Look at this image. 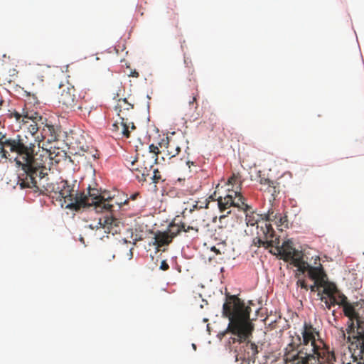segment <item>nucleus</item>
<instances>
[{"label":"nucleus","mask_w":364,"mask_h":364,"mask_svg":"<svg viewBox=\"0 0 364 364\" xmlns=\"http://www.w3.org/2000/svg\"><path fill=\"white\" fill-rule=\"evenodd\" d=\"M4 147L1 156L12 159L21 167L23 173L18 176V183L21 188H38V181L34 180V161L38 156L35 154L36 144L26 136L18 134L14 137H6L3 141Z\"/></svg>","instance_id":"f257e3e1"},{"label":"nucleus","mask_w":364,"mask_h":364,"mask_svg":"<svg viewBox=\"0 0 364 364\" xmlns=\"http://www.w3.org/2000/svg\"><path fill=\"white\" fill-rule=\"evenodd\" d=\"M336 304L342 306L344 315L348 318V334H355V343L349 346L351 358L357 364H364V300L350 303L337 288L333 291Z\"/></svg>","instance_id":"f03ea898"},{"label":"nucleus","mask_w":364,"mask_h":364,"mask_svg":"<svg viewBox=\"0 0 364 364\" xmlns=\"http://www.w3.org/2000/svg\"><path fill=\"white\" fill-rule=\"evenodd\" d=\"M251 308L236 295L226 294L225 301L223 306V316L229 319L228 326L222 336L228 332L237 338H232V342H246L252 336L254 325L250 321Z\"/></svg>","instance_id":"7ed1b4c3"},{"label":"nucleus","mask_w":364,"mask_h":364,"mask_svg":"<svg viewBox=\"0 0 364 364\" xmlns=\"http://www.w3.org/2000/svg\"><path fill=\"white\" fill-rule=\"evenodd\" d=\"M301 343L305 353L309 355L313 362L318 360L319 364H335L336 356L333 350L320 338L316 328L310 323L305 322L301 331Z\"/></svg>","instance_id":"20e7f679"},{"label":"nucleus","mask_w":364,"mask_h":364,"mask_svg":"<svg viewBox=\"0 0 364 364\" xmlns=\"http://www.w3.org/2000/svg\"><path fill=\"white\" fill-rule=\"evenodd\" d=\"M43 188V193L60 203L62 207L75 211L82 209L85 201L75 188V184H70L68 181L54 183H43L39 181Z\"/></svg>","instance_id":"39448f33"},{"label":"nucleus","mask_w":364,"mask_h":364,"mask_svg":"<svg viewBox=\"0 0 364 364\" xmlns=\"http://www.w3.org/2000/svg\"><path fill=\"white\" fill-rule=\"evenodd\" d=\"M80 195L85 201V204L82 208L94 206V209L97 213L113 212L115 207L120 208L122 204L127 203V200L119 202L114 197L105 198L98 193V191L95 188H89L87 194L80 192Z\"/></svg>","instance_id":"423d86ee"},{"label":"nucleus","mask_w":364,"mask_h":364,"mask_svg":"<svg viewBox=\"0 0 364 364\" xmlns=\"http://www.w3.org/2000/svg\"><path fill=\"white\" fill-rule=\"evenodd\" d=\"M42 154L38 155L36 157L34 161L33 178L35 181H37V178H39V181H42L46 176H47L48 166L53 164H58L62 159H64L65 154L59 149H55L53 150L43 149Z\"/></svg>","instance_id":"0eeeda50"},{"label":"nucleus","mask_w":364,"mask_h":364,"mask_svg":"<svg viewBox=\"0 0 364 364\" xmlns=\"http://www.w3.org/2000/svg\"><path fill=\"white\" fill-rule=\"evenodd\" d=\"M302 346L301 338L297 336L296 338H291L289 343L285 348L284 360L285 364H319L318 360H310L309 355L305 353L304 347L298 350Z\"/></svg>","instance_id":"6e6552de"},{"label":"nucleus","mask_w":364,"mask_h":364,"mask_svg":"<svg viewBox=\"0 0 364 364\" xmlns=\"http://www.w3.org/2000/svg\"><path fill=\"white\" fill-rule=\"evenodd\" d=\"M61 92L58 97V102L66 111H75L88 109L84 106L82 102L79 100V97L76 95V90L74 87L60 86Z\"/></svg>","instance_id":"1a4fd4ad"},{"label":"nucleus","mask_w":364,"mask_h":364,"mask_svg":"<svg viewBox=\"0 0 364 364\" xmlns=\"http://www.w3.org/2000/svg\"><path fill=\"white\" fill-rule=\"evenodd\" d=\"M257 237L254 238L253 243L258 247L263 246L265 248L273 247L274 230L270 223H261L257 225Z\"/></svg>","instance_id":"9d476101"},{"label":"nucleus","mask_w":364,"mask_h":364,"mask_svg":"<svg viewBox=\"0 0 364 364\" xmlns=\"http://www.w3.org/2000/svg\"><path fill=\"white\" fill-rule=\"evenodd\" d=\"M259 183L261 185L260 190L270 195L269 201L274 200L280 192L279 183L262 176L261 171H259Z\"/></svg>","instance_id":"9b49d317"},{"label":"nucleus","mask_w":364,"mask_h":364,"mask_svg":"<svg viewBox=\"0 0 364 364\" xmlns=\"http://www.w3.org/2000/svg\"><path fill=\"white\" fill-rule=\"evenodd\" d=\"M159 145L161 149L164 159L165 156L169 159L173 158L181 151V147L176 140L168 137L163 139Z\"/></svg>","instance_id":"f8f14e48"},{"label":"nucleus","mask_w":364,"mask_h":364,"mask_svg":"<svg viewBox=\"0 0 364 364\" xmlns=\"http://www.w3.org/2000/svg\"><path fill=\"white\" fill-rule=\"evenodd\" d=\"M129 129L134 130L136 129L133 122H128L127 119L120 117V122H115L112 124V131L117 135H122L126 138L130 136Z\"/></svg>","instance_id":"ddd939ff"},{"label":"nucleus","mask_w":364,"mask_h":364,"mask_svg":"<svg viewBox=\"0 0 364 364\" xmlns=\"http://www.w3.org/2000/svg\"><path fill=\"white\" fill-rule=\"evenodd\" d=\"M309 278L314 281V285L310 287L311 291H316L319 287H326V274L323 269H312L309 272Z\"/></svg>","instance_id":"4468645a"},{"label":"nucleus","mask_w":364,"mask_h":364,"mask_svg":"<svg viewBox=\"0 0 364 364\" xmlns=\"http://www.w3.org/2000/svg\"><path fill=\"white\" fill-rule=\"evenodd\" d=\"M279 252L285 261L291 262L301 253V251L292 247V242L290 241L284 242Z\"/></svg>","instance_id":"2eb2a0df"},{"label":"nucleus","mask_w":364,"mask_h":364,"mask_svg":"<svg viewBox=\"0 0 364 364\" xmlns=\"http://www.w3.org/2000/svg\"><path fill=\"white\" fill-rule=\"evenodd\" d=\"M157 158H154V155L143 154L141 157L137 156L136 160L132 162V166H143L146 168H153L154 165L156 163Z\"/></svg>","instance_id":"dca6fc26"},{"label":"nucleus","mask_w":364,"mask_h":364,"mask_svg":"<svg viewBox=\"0 0 364 364\" xmlns=\"http://www.w3.org/2000/svg\"><path fill=\"white\" fill-rule=\"evenodd\" d=\"M291 263L298 268V270L302 273L307 272L308 277H309V272L312 269H323L322 265L319 264L318 267H312L310 266L307 262L303 260V254L301 253L300 255L297 256Z\"/></svg>","instance_id":"f3484780"},{"label":"nucleus","mask_w":364,"mask_h":364,"mask_svg":"<svg viewBox=\"0 0 364 364\" xmlns=\"http://www.w3.org/2000/svg\"><path fill=\"white\" fill-rule=\"evenodd\" d=\"M11 117L15 118L18 122L22 123L23 124H26L28 122L27 119H41V116L39 115L38 113L25 111L24 109H23L22 113H19L16 111L11 112Z\"/></svg>","instance_id":"a211bd4d"},{"label":"nucleus","mask_w":364,"mask_h":364,"mask_svg":"<svg viewBox=\"0 0 364 364\" xmlns=\"http://www.w3.org/2000/svg\"><path fill=\"white\" fill-rule=\"evenodd\" d=\"M242 184V180L241 175L239 173H233L227 182L228 186H232V189L228 188V192H232L236 195L241 191Z\"/></svg>","instance_id":"6ab92c4d"},{"label":"nucleus","mask_w":364,"mask_h":364,"mask_svg":"<svg viewBox=\"0 0 364 364\" xmlns=\"http://www.w3.org/2000/svg\"><path fill=\"white\" fill-rule=\"evenodd\" d=\"M245 350L247 351V355L243 358H240L242 360L241 364H250V360H255L257 354L258 353L257 346L248 341L245 344Z\"/></svg>","instance_id":"aec40b11"},{"label":"nucleus","mask_w":364,"mask_h":364,"mask_svg":"<svg viewBox=\"0 0 364 364\" xmlns=\"http://www.w3.org/2000/svg\"><path fill=\"white\" fill-rule=\"evenodd\" d=\"M336 290V286L334 285H326L323 289V294L327 297L321 296V299L324 301L327 309H330L332 306L336 305V301L333 297V291Z\"/></svg>","instance_id":"412c9836"},{"label":"nucleus","mask_w":364,"mask_h":364,"mask_svg":"<svg viewBox=\"0 0 364 364\" xmlns=\"http://www.w3.org/2000/svg\"><path fill=\"white\" fill-rule=\"evenodd\" d=\"M154 240V245H156L157 247H161L168 245L172 242L173 238L166 231H158L155 233Z\"/></svg>","instance_id":"4be33fe9"},{"label":"nucleus","mask_w":364,"mask_h":364,"mask_svg":"<svg viewBox=\"0 0 364 364\" xmlns=\"http://www.w3.org/2000/svg\"><path fill=\"white\" fill-rule=\"evenodd\" d=\"M233 195L228 193L224 197H219L218 198V204L220 211L221 213L225 212L227 209L233 206L234 201L232 200Z\"/></svg>","instance_id":"5701e85b"},{"label":"nucleus","mask_w":364,"mask_h":364,"mask_svg":"<svg viewBox=\"0 0 364 364\" xmlns=\"http://www.w3.org/2000/svg\"><path fill=\"white\" fill-rule=\"evenodd\" d=\"M130 169L132 171H136L139 172L141 175L136 174V177L139 182H144L149 178L151 175L152 168H146V167L143 166H132Z\"/></svg>","instance_id":"b1692460"},{"label":"nucleus","mask_w":364,"mask_h":364,"mask_svg":"<svg viewBox=\"0 0 364 364\" xmlns=\"http://www.w3.org/2000/svg\"><path fill=\"white\" fill-rule=\"evenodd\" d=\"M41 136L44 139L48 138V141H55L58 137L56 129L55 127L51 124H46L43 126Z\"/></svg>","instance_id":"393cba45"},{"label":"nucleus","mask_w":364,"mask_h":364,"mask_svg":"<svg viewBox=\"0 0 364 364\" xmlns=\"http://www.w3.org/2000/svg\"><path fill=\"white\" fill-rule=\"evenodd\" d=\"M233 195L232 200L234 201L233 207H237L239 209L246 210L249 206L245 203V198L241 195L240 191L236 195L230 192Z\"/></svg>","instance_id":"a878e982"},{"label":"nucleus","mask_w":364,"mask_h":364,"mask_svg":"<svg viewBox=\"0 0 364 364\" xmlns=\"http://www.w3.org/2000/svg\"><path fill=\"white\" fill-rule=\"evenodd\" d=\"M134 108V105L129 102L126 98L119 99L118 100L117 105L116 106V109L119 111V116H120V112L122 110H130Z\"/></svg>","instance_id":"bb28decb"},{"label":"nucleus","mask_w":364,"mask_h":364,"mask_svg":"<svg viewBox=\"0 0 364 364\" xmlns=\"http://www.w3.org/2000/svg\"><path fill=\"white\" fill-rule=\"evenodd\" d=\"M182 231V223L176 224L174 222L171 223L167 230V232L168 235L171 236L173 239L176 235H178Z\"/></svg>","instance_id":"cd10ccee"},{"label":"nucleus","mask_w":364,"mask_h":364,"mask_svg":"<svg viewBox=\"0 0 364 364\" xmlns=\"http://www.w3.org/2000/svg\"><path fill=\"white\" fill-rule=\"evenodd\" d=\"M30 119L31 120V123L28 127V131L29 133H31V135L35 136V134H37L38 129H40V127L38 124L37 120H41V119H27V121Z\"/></svg>","instance_id":"c85d7f7f"},{"label":"nucleus","mask_w":364,"mask_h":364,"mask_svg":"<svg viewBox=\"0 0 364 364\" xmlns=\"http://www.w3.org/2000/svg\"><path fill=\"white\" fill-rule=\"evenodd\" d=\"M279 217L278 213H274V210L272 209H270L268 210L267 213L265 215V221H263L262 223H267L273 221L275 223H277V218Z\"/></svg>","instance_id":"c756f323"},{"label":"nucleus","mask_w":364,"mask_h":364,"mask_svg":"<svg viewBox=\"0 0 364 364\" xmlns=\"http://www.w3.org/2000/svg\"><path fill=\"white\" fill-rule=\"evenodd\" d=\"M161 154V149H160V146H155L154 144H151L149 146V151L145 154H151V156L154 155V158L158 159V155Z\"/></svg>","instance_id":"7c9ffc66"},{"label":"nucleus","mask_w":364,"mask_h":364,"mask_svg":"<svg viewBox=\"0 0 364 364\" xmlns=\"http://www.w3.org/2000/svg\"><path fill=\"white\" fill-rule=\"evenodd\" d=\"M149 178L152 181V182L155 184L159 183V181H162L161 175L158 169H154L151 172V175Z\"/></svg>","instance_id":"2f4dec72"},{"label":"nucleus","mask_w":364,"mask_h":364,"mask_svg":"<svg viewBox=\"0 0 364 364\" xmlns=\"http://www.w3.org/2000/svg\"><path fill=\"white\" fill-rule=\"evenodd\" d=\"M257 217H258V215H256L255 213H247L246 215L247 225H254L255 223H257V220H255Z\"/></svg>","instance_id":"473e14b6"},{"label":"nucleus","mask_w":364,"mask_h":364,"mask_svg":"<svg viewBox=\"0 0 364 364\" xmlns=\"http://www.w3.org/2000/svg\"><path fill=\"white\" fill-rule=\"evenodd\" d=\"M110 213L109 215H106L103 218H105V223L107 224H112V223H118V220H116L114 217L112 215V212H109Z\"/></svg>","instance_id":"72a5a7b5"},{"label":"nucleus","mask_w":364,"mask_h":364,"mask_svg":"<svg viewBox=\"0 0 364 364\" xmlns=\"http://www.w3.org/2000/svg\"><path fill=\"white\" fill-rule=\"evenodd\" d=\"M197 95H193L191 100L189 101L190 106H193L195 109L198 108V104L196 102Z\"/></svg>","instance_id":"f704fd0d"},{"label":"nucleus","mask_w":364,"mask_h":364,"mask_svg":"<svg viewBox=\"0 0 364 364\" xmlns=\"http://www.w3.org/2000/svg\"><path fill=\"white\" fill-rule=\"evenodd\" d=\"M296 284L300 286L302 289H304L306 291L309 289V287L306 284L305 280H298Z\"/></svg>","instance_id":"c9c22d12"},{"label":"nucleus","mask_w":364,"mask_h":364,"mask_svg":"<svg viewBox=\"0 0 364 364\" xmlns=\"http://www.w3.org/2000/svg\"><path fill=\"white\" fill-rule=\"evenodd\" d=\"M190 230H195L196 232H198V228H195L193 226H186L184 223H182V231L187 232Z\"/></svg>","instance_id":"e433bc0d"},{"label":"nucleus","mask_w":364,"mask_h":364,"mask_svg":"<svg viewBox=\"0 0 364 364\" xmlns=\"http://www.w3.org/2000/svg\"><path fill=\"white\" fill-rule=\"evenodd\" d=\"M286 220V217H282L281 214H279V217L277 218L278 223L275 224L278 226H280L282 225Z\"/></svg>","instance_id":"4c0bfd02"},{"label":"nucleus","mask_w":364,"mask_h":364,"mask_svg":"<svg viewBox=\"0 0 364 364\" xmlns=\"http://www.w3.org/2000/svg\"><path fill=\"white\" fill-rule=\"evenodd\" d=\"M160 269L163 271H166L169 269V265L168 264L166 260H163L161 262Z\"/></svg>","instance_id":"58836bf2"},{"label":"nucleus","mask_w":364,"mask_h":364,"mask_svg":"<svg viewBox=\"0 0 364 364\" xmlns=\"http://www.w3.org/2000/svg\"><path fill=\"white\" fill-rule=\"evenodd\" d=\"M130 77H138L139 76V73L136 70L131 71L130 74L129 75Z\"/></svg>","instance_id":"ea45409f"},{"label":"nucleus","mask_w":364,"mask_h":364,"mask_svg":"<svg viewBox=\"0 0 364 364\" xmlns=\"http://www.w3.org/2000/svg\"><path fill=\"white\" fill-rule=\"evenodd\" d=\"M230 211H228L227 212V214H224V215H222L220 216L219 218V220L221 221L222 219L225 218L228 214H230Z\"/></svg>","instance_id":"a19ab883"},{"label":"nucleus","mask_w":364,"mask_h":364,"mask_svg":"<svg viewBox=\"0 0 364 364\" xmlns=\"http://www.w3.org/2000/svg\"><path fill=\"white\" fill-rule=\"evenodd\" d=\"M194 163L193 161H186V165L188 166V167L190 168H191V165H193Z\"/></svg>","instance_id":"79ce46f5"},{"label":"nucleus","mask_w":364,"mask_h":364,"mask_svg":"<svg viewBox=\"0 0 364 364\" xmlns=\"http://www.w3.org/2000/svg\"><path fill=\"white\" fill-rule=\"evenodd\" d=\"M211 250L216 252L217 254H219L220 253V251L215 247H213L211 248Z\"/></svg>","instance_id":"37998d69"},{"label":"nucleus","mask_w":364,"mask_h":364,"mask_svg":"<svg viewBox=\"0 0 364 364\" xmlns=\"http://www.w3.org/2000/svg\"><path fill=\"white\" fill-rule=\"evenodd\" d=\"M138 196H139V193H134L131 196V199L135 200Z\"/></svg>","instance_id":"c03bdc74"},{"label":"nucleus","mask_w":364,"mask_h":364,"mask_svg":"<svg viewBox=\"0 0 364 364\" xmlns=\"http://www.w3.org/2000/svg\"><path fill=\"white\" fill-rule=\"evenodd\" d=\"M197 208H198V204H195L193 205V208L190 209V212H192L194 209H197Z\"/></svg>","instance_id":"a18cd8bd"},{"label":"nucleus","mask_w":364,"mask_h":364,"mask_svg":"<svg viewBox=\"0 0 364 364\" xmlns=\"http://www.w3.org/2000/svg\"><path fill=\"white\" fill-rule=\"evenodd\" d=\"M238 355H236V360H238Z\"/></svg>","instance_id":"49530a36"},{"label":"nucleus","mask_w":364,"mask_h":364,"mask_svg":"<svg viewBox=\"0 0 364 364\" xmlns=\"http://www.w3.org/2000/svg\"><path fill=\"white\" fill-rule=\"evenodd\" d=\"M131 257H132V252L130 250Z\"/></svg>","instance_id":"de8ad7c7"},{"label":"nucleus","mask_w":364,"mask_h":364,"mask_svg":"<svg viewBox=\"0 0 364 364\" xmlns=\"http://www.w3.org/2000/svg\"><path fill=\"white\" fill-rule=\"evenodd\" d=\"M343 364H350V363H345L344 362H343Z\"/></svg>","instance_id":"09e8293b"}]
</instances>
